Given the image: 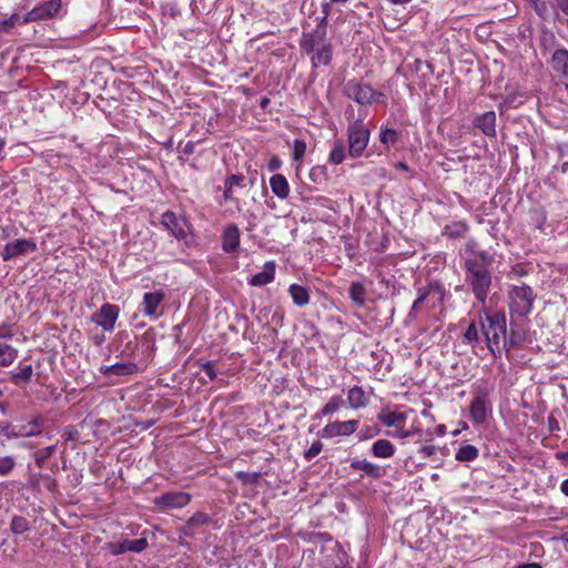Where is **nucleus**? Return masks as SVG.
Listing matches in <instances>:
<instances>
[{
	"instance_id": "obj_1",
	"label": "nucleus",
	"mask_w": 568,
	"mask_h": 568,
	"mask_svg": "<svg viewBox=\"0 0 568 568\" xmlns=\"http://www.w3.org/2000/svg\"><path fill=\"white\" fill-rule=\"evenodd\" d=\"M463 268L466 284L486 312V300L493 282L491 272L483 264H478L477 258H466Z\"/></svg>"
},
{
	"instance_id": "obj_2",
	"label": "nucleus",
	"mask_w": 568,
	"mask_h": 568,
	"mask_svg": "<svg viewBox=\"0 0 568 568\" xmlns=\"http://www.w3.org/2000/svg\"><path fill=\"white\" fill-rule=\"evenodd\" d=\"M494 387L488 384H475L473 386V398L469 404V416L474 424L483 425L487 422L493 412L490 395Z\"/></svg>"
},
{
	"instance_id": "obj_3",
	"label": "nucleus",
	"mask_w": 568,
	"mask_h": 568,
	"mask_svg": "<svg viewBox=\"0 0 568 568\" xmlns=\"http://www.w3.org/2000/svg\"><path fill=\"white\" fill-rule=\"evenodd\" d=\"M481 332L485 335L489 351L500 352L501 342L507 331L506 315L504 312L487 314L485 321H481Z\"/></svg>"
},
{
	"instance_id": "obj_4",
	"label": "nucleus",
	"mask_w": 568,
	"mask_h": 568,
	"mask_svg": "<svg viewBox=\"0 0 568 568\" xmlns=\"http://www.w3.org/2000/svg\"><path fill=\"white\" fill-rule=\"evenodd\" d=\"M342 91L345 97L362 105L372 104L385 98L382 92L375 91L369 84L356 79L348 80Z\"/></svg>"
},
{
	"instance_id": "obj_5",
	"label": "nucleus",
	"mask_w": 568,
	"mask_h": 568,
	"mask_svg": "<svg viewBox=\"0 0 568 568\" xmlns=\"http://www.w3.org/2000/svg\"><path fill=\"white\" fill-rule=\"evenodd\" d=\"M510 312L518 316H527L532 311L535 294L527 284L513 286L508 293Z\"/></svg>"
},
{
	"instance_id": "obj_6",
	"label": "nucleus",
	"mask_w": 568,
	"mask_h": 568,
	"mask_svg": "<svg viewBox=\"0 0 568 568\" xmlns=\"http://www.w3.org/2000/svg\"><path fill=\"white\" fill-rule=\"evenodd\" d=\"M348 154L356 159L359 158L369 142V130L363 120H355L347 128Z\"/></svg>"
},
{
	"instance_id": "obj_7",
	"label": "nucleus",
	"mask_w": 568,
	"mask_h": 568,
	"mask_svg": "<svg viewBox=\"0 0 568 568\" xmlns=\"http://www.w3.org/2000/svg\"><path fill=\"white\" fill-rule=\"evenodd\" d=\"M327 42V27L316 23L312 31H303L300 39V48L311 54L317 47Z\"/></svg>"
},
{
	"instance_id": "obj_8",
	"label": "nucleus",
	"mask_w": 568,
	"mask_h": 568,
	"mask_svg": "<svg viewBox=\"0 0 568 568\" xmlns=\"http://www.w3.org/2000/svg\"><path fill=\"white\" fill-rule=\"evenodd\" d=\"M359 426V422L357 419H349V420H335L333 423L327 424L324 426L318 435L322 438H334L338 436H351L354 434Z\"/></svg>"
},
{
	"instance_id": "obj_9",
	"label": "nucleus",
	"mask_w": 568,
	"mask_h": 568,
	"mask_svg": "<svg viewBox=\"0 0 568 568\" xmlns=\"http://www.w3.org/2000/svg\"><path fill=\"white\" fill-rule=\"evenodd\" d=\"M191 495L185 491H168L154 499V505L161 510L180 509L189 505Z\"/></svg>"
},
{
	"instance_id": "obj_10",
	"label": "nucleus",
	"mask_w": 568,
	"mask_h": 568,
	"mask_svg": "<svg viewBox=\"0 0 568 568\" xmlns=\"http://www.w3.org/2000/svg\"><path fill=\"white\" fill-rule=\"evenodd\" d=\"M120 308L115 304L104 303L98 312L92 314L91 321L106 332H112L119 317Z\"/></svg>"
},
{
	"instance_id": "obj_11",
	"label": "nucleus",
	"mask_w": 568,
	"mask_h": 568,
	"mask_svg": "<svg viewBox=\"0 0 568 568\" xmlns=\"http://www.w3.org/2000/svg\"><path fill=\"white\" fill-rule=\"evenodd\" d=\"M37 243L32 239H19L9 242L1 251V257L4 262L10 261L17 256L24 255L37 251Z\"/></svg>"
},
{
	"instance_id": "obj_12",
	"label": "nucleus",
	"mask_w": 568,
	"mask_h": 568,
	"mask_svg": "<svg viewBox=\"0 0 568 568\" xmlns=\"http://www.w3.org/2000/svg\"><path fill=\"white\" fill-rule=\"evenodd\" d=\"M61 4V0H49L36 6L24 17H22V23L52 18L59 12Z\"/></svg>"
},
{
	"instance_id": "obj_13",
	"label": "nucleus",
	"mask_w": 568,
	"mask_h": 568,
	"mask_svg": "<svg viewBox=\"0 0 568 568\" xmlns=\"http://www.w3.org/2000/svg\"><path fill=\"white\" fill-rule=\"evenodd\" d=\"M149 546V542L146 538L142 537L134 540L125 539L123 541H116V542H108L105 544L104 548L108 550L109 554L112 556H119L124 552L131 551V552H142L145 550Z\"/></svg>"
},
{
	"instance_id": "obj_14",
	"label": "nucleus",
	"mask_w": 568,
	"mask_h": 568,
	"mask_svg": "<svg viewBox=\"0 0 568 568\" xmlns=\"http://www.w3.org/2000/svg\"><path fill=\"white\" fill-rule=\"evenodd\" d=\"M322 551L324 552L323 568H345L346 552L337 542H332V546L323 548Z\"/></svg>"
},
{
	"instance_id": "obj_15",
	"label": "nucleus",
	"mask_w": 568,
	"mask_h": 568,
	"mask_svg": "<svg viewBox=\"0 0 568 568\" xmlns=\"http://www.w3.org/2000/svg\"><path fill=\"white\" fill-rule=\"evenodd\" d=\"M241 232L236 224H229L221 235V247L226 254H233L239 250Z\"/></svg>"
},
{
	"instance_id": "obj_16",
	"label": "nucleus",
	"mask_w": 568,
	"mask_h": 568,
	"mask_svg": "<svg viewBox=\"0 0 568 568\" xmlns=\"http://www.w3.org/2000/svg\"><path fill=\"white\" fill-rule=\"evenodd\" d=\"M351 468L354 470H362L365 476L372 479H381L387 475V467L378 465L367 459H352Z\"/></svg>"
},
{
	"instance_id": "obj_17",
	"label": "nucleus",
	"mask_w": 568,
	"mask_h": 568,
	"mask_svg": "<svg viewBox=\"0 0 568 568\" xmlns=\"http://www.w3.org/2000/svg\"><path fill=\"white\" fill-rule=\"evenodd\" d=\"M473 125L488 138H496L497 135L496 113L494 111L476 114L473 120Z\"/></svg>"
},
{
	"instance_id": "obj_18",
	"label": "nucleus",
	"mask_w": 568,
	"mask_h": 568,
	"mask_svg": "<svg viewBox=\"0 0 568 568\" xmlns=\"http://www.w3.org/2000/svg\"><path fill=\"white\" fill-rule=\"evenodd\" d=\"M163 226L178 240L186 237L185 221L180 219L174 212L166 211L162 214Z\"/></svg>"
},
{
	"instance_id": "obj_19",
	"label": "nucleus",
	"mask_w": 568,
	"mask_h": 568,
	"mask_svg": "<svg viewBox=\"0 0 568 568\" xmlns=\"http://www.w3.org/2000/svg\"><path fill=\"white\" fill-rule=\"evenodd\" d=\"M165 295L161 290L154 292H146L143 295L142 312L148 317L158 318V307L163 302Z\"/></svg>"
},
{
	"instance_id": "obj_20",
	"label": "nucleus",
	"mask_w": 568,
	"mask_h": 568,
	"mask_svg": "<svg viewBox=\"0 0 568 568\" xmlns=\"http://www.w3.org/2000/svg\"><path fill=\"white\" fill-rule=\"evenodd\" d=\"M212 519L207 514L197 511L181 528V532L186 537L193 538L200 532L201 527L209 525Z\"/></svg>"
},
{
	"instance_id": "obj_21",
	"label": "nucleus",
	"mask_w": 568,
	"mask_h": 568,
	"mask_svg": "<svg viewBox=\"0 0 568 568\" xmlns=\"http://www.w3.org/2000/svg\"><path fill=\"white\" fill-rule=\"evenodd\" d=\"M550 67L558 75L568 80V50L556 49L550 58Z\"/></svg>"
},
{
	"instance_id": "obj_22",
	"label": "nucleus",
	"mask_w": 568,
	"mask_h": 568,
	"mask_svg": "<svg viewBox=\"0 0 568 568\" xmlns=\"http://www.w3.org/2000/svg\"><path fill=\"white\" fill-rule=\"evenodd\" d=\"M395 453H396L395 445L386 438L376 439L369 448V454L374 458H378V459L392 458L395 456Z\"/></svg>"
},
{
	"instance_id": "obj_23",
	"label": "nucleus",
	"mask_w": 568,
	"mask_h": 568,
	"mask_svg": "<svg viewBox=\"0 0 568 568\" xmlns=\"http://www.w3.org/2000/svg\"><path fill=\"white\" fill-rule=\"evenodd\" d=\"M308 55L314 68L328 65L333 58V47L331 42L327 41L324 44L317 47Z\"/></svg>"
},
{
	"instance_id": "obj_24",
	"label": "nucleus",
	"mask_w": 568,
	"mask_h": 568,
	"mask_svg": "<svg viewBox=\"0 0 568 568\" xmlns=\"http://www.w3.org/2000/svg\"><path fill=\"white\" fill-rule=\"evenodd\" d=\"M99 372L105 376H128L133 375L138 372V365L135 363H114L112 365H103L99 368Z\"/></svg>"
},
{
	"instance_id": "obj_25",
	"label": "nucleus",
	"mask_w": 568,
	"mask_h": 568,
	"mask_svg": "<svg viewBox=\"0 0 568 568\" xmlns=\"http://www.w3.org/2000/svg\"><path fill=\"white\" fill-rule=\"evenodd\" d=\"M276 264L274 261H268L264 264L263 271L256 273L248 280V284L252 286H264L270 284L275 278Z\"/></svg>"
},
{
	"instance_id": "obj_26",
	"label": "nucleus",
	"mask_w": 568,
	"mask_h": 568,
	"mask_svg": "<svg viewBox=\"0 0 568 568\" xmlns=\"http://www.w3.org/2000/svg\"><path fill=\"white\" fill-rule=\"evenodd\" d=\"M347 404L349 408L358 410L369 404V398L361 386L351 387L347 393Z\"/></svg>"
},
{
	"instance_id": "obj_27",
	"label": "nucleus",
	"mask_w": 568,
	"mask_h": 568,
	"mask_svg": "<svg viewBox=\"0 0 568 568\" xmlns=\"http://www.w3.org/2000/svg\"><path fill=\"white\" fill-rule=\"evenodd\" d=\"M287 292L293 301V304L297 307H304L310 303L311 295L307 287L294 283L288 286Z\"/></svg>"
},
{
	"instance_id": "obj_28",
	"label": "nucleus",
	"mask_w": 568,
	"mask_h": 568,
	"mask_svg": "<svg viewBox=\"0 0 568 568\" xmlns=\"http://www.w3.org/2000/svg\"><path fill=\"white\" fill-rule=\"evenodd\" d=\"M270 186L273 194L277 196L280 200H285L288 197L290 185L286 178L283 174L276 173L272 175L270 179Z\"/></svg>"
},
{
	"instance_id": "obj_29",
	"label": "nucleus",
	"mask_w": 568,
	"mask_h": 568,
	"mask_svg": "<svg viewBox=\"0 0 568 568\" xmlns=\"http://www.w3.org/2000/svg\"><path fill=\"white\" fill-rule=\"evenodd\" d=\"M44 422H45V419L42 415H36L26 425L20 426L19 435L26 436V437H32V436L40 435L42 432L41 428L44 425Z\"/></svg>"
},
{
	"instance_id": "obj_30",
	"label": "nucleus",
	"mask_w": 568,
	"mask_h": 568,
	"mask_svg": "<svg viewBox=\"0 0 568 568\" xmlns=\"http://www.w3.org/2000/svg\"><path fill=\"white\" fill-rule=\"evenodd\" d=\"M348 296L355 306L363 307L366 302L367 290L362 282H352Z\"/></svg>"
},
{
	"instance_id": "obj_31",
	"label": "nucleus",
	"mask_w": 568,
	"mask_h": 568,
	"mask_svg": "<svg viewBox=\"0 0 568 568\" xmlns=\"http://www.w3.org/2000/svg\"><path fill=\"white\" fill-rule=\"evenodd\" d=\"M468 230L469 226L465 221H454L444 226L443 235L448 239H460L465 236Z\"/></svg>"
},
{
	"instance_id": "obj_32",
	"label": "nucleus",
	"mask_w": 568,
	"mask_h": 568,
	"mask_svg": "<svg viewBox=\"0 0 568 568\" xmlns=\"http://www.w3.org/2000/svg\"><path fill=\"white\" fill-rule=\"evenodd\" d=\"M432 297V282L426 286H422L417 290V298L414 301L412 308L408 313L410 318H416L417 314L422 311L423 303Z\"/></svg>"
},
{
	"instance_id": "obj_33",
	"label": "nucleus",
	"mask_w": 568,
	"mask_h": 568,
	"mask_svg": "<svg viewBox=\"0 0 568 568\" xmlns=\"http://www.w3.org/2000/svg\"><path fill=\"white\" fill-rule=\"evenodd\" d=\"M407 416L402 412H382L377 415V419L386 427L397 426L405 423Z\"/></svg>"
},
{
	"instance_id": "obj_34",
	"label": "nucleus",
	"mask_w": 568,
	"mask_h": 568,
	"mask_svg": "<svg viewBox=\"0 0 568 568\" xmlns=\"http://www.w3.org/2000/svg\"><path fill=\"white\" fill-rule=\"evenodd\" d=\"M479 456V450L476 446L471 444H465L459 447L455 455V459L460 463H470L477 459Z\"/></svg>"
},
{
	"instance_id": "obj_35",
	"label": "nucleus",
	"mask_w": 568,
	"mask_h": 568,
	"mask_svg": "<svg viewBox=\"0 0 568 568\" xmlns=\"http://www.w3.org/2000/svg\"><path fill=\"white\" fill-rule=\"evenodd\" d=\"M18 356V351L9 344L0 343V366L11 365Z\"/></svg>"
},
{
	"instance_id": "obj_36",
	"label": "nucleus",
	"mask_w": 568,
	"mask_h": 568,
	"mask_svg": "<svg viewBox=\"0 0 568 568\" xmlns=\"http://www.w3.org/2000/svg\"><path fill=\"white\" fill-rule=\"evenodd\" d=\"M400 132L395 129L382 128L379 132V142L387 148L397 143Z\"/></svg>"
},
{
	"instance_id": "obj_37",
	"label": "nucleus",
	"mask_w": 568,
	"mask_h": 568,
	"mask_svg": "<svg viewBox=\"0 0 568 568\" xmlns=\"http://www.w3.org/2000/svg\"><path fill=\"white\" fill-rule=\"evenodd\" d=\"M524 341L523 335L519 332L510 328L509 334H505V338L501 342V348L509 351L516 346H519Z\"/></svg>"
},
{
	"instance_id": "obj_38",
	"label": "nucleus",
	"mask_w": 568,
	"mask_h": 568,
	"mask_svg": "<svg viewBox=\"0 0 568 568\" xmlns=\"http://www.w3.org/2000/svg\"><path fill=\"white\" fill-rule=\"evenodd\" d=\"M33 374V368L31 365H24L20 367V371L11 374V382L16 385H20L22 383H29Z\"/></svg>"
},
{
	"instance_id": "obj_39",
	"label": "nucleus",
	"mask_w": 568,
	"mask_h": 568,
	"mask_svg": "<svg viewBox=\"0 0 568 568\" xmlns=\"http://www.w3.org/2000/svg\"><path fill=\"white\" fill-rule=\"evenodd\" d=\"M345 156L346 152L343 141H335L329 153V162L335 165L341 164L345 160Z\"/></svg>"
},
{
	"instance_id": "obj_40",
	"label": "nucleus",
	"mask_w": 568,
	"mask_h": 568,
	"mask_svg": "<svg viewBox=\"0 0 568 568\" xmlns=\"http://www.w3.org/2000/svg\"><path fill=\"white\" fill-rule=\"evenodd\" d=\"M450 296V293L446 291L445 286L440 282H432V297L436 300L438 305H443Z\"/></svg>"
},
{
	"instance_id": "obj_41",
	"label": "nucleus",
	"mask_w": 568,
	"mask_h": 568,
	"mask_svg": "<svg viewBox=\"0 0 568 568\" xmlns=\"http://www.w3.org/2000/svg\"><path fill=\"white\" fill-rule=\"evenodd\" d=\"M224 183L235 191L236 187L244 189L247 185L252 186L254 181H247L243 174H232L225 179Z\"/></svg>"
},
{
	"instance_id": "obj_42",
	"label": "nucleus",
	"mask_w": 568,
	"mask_h": 568,
	"mask_svg": "<svg viewBox=\"0 0 568 568\" xmlns=\"http://www.w3.org/2000/svg\"><path fill=\"white\" fill-rule=\"evenodd\" d=\"M344 405L342 396L336 395L329 398V400L322 407L318 415L327 416L337 412Z\"/></svg>"
},
{
	"instance_id": "obj_43",
	"label": "nucleus",
	"mask_w": 568,
	"mask_h": 568,
	"mask_svg": "<svg viewBox=\"0 0 568 568\" xmlns=\"http://www.w3.org/2000/svg\"><path fill=\"white\" fill-rule=\"evenodd\" d=\"M382 429L377 425H364L357 432L358 442L369 440L381 434Z\"/></svg>"
},
{
	"instance_id": "obj_44",
	"label": "nucleus",
	"mask_w": 568,
	"mask_h": 568,
	"mask_svg": "<svg viewBox=\"0 0 568 568\" xmlns=\"http://www.w3.org/2000/svg\"><path fill=\"white\" fill-rule=\"evenodd\" d=\"M10 529L16 535H21L30 529V524L22 516H14L10 523Z\"/></svg>"
},
{
	"instance_id": "obj_45",
	"label": "nucleus",
	"mask_w": 568,
	"mask_h": 568,
	"mask_svg": "<svg viewBox=\"0 0 568 568\" xmlns=\"http://www.w3.org/2000/svg\"><path fill=\"white\" fill-rule=\"evenodd\" d=\"M57 449V445L48 446L43 449L34 453V462L38 467H43L44 463L53 455Z\"/></svg>"
},
{
	"instance_id": "obj_46",
	"label": "nucleus",
	"mask_w": 568,
	"mask_h": 568,
	"mask_svg": "<svg viewBox=\"0 0 568 568\" xmlns=\"http://www.w3.org/2000/svg\"><path fill=\"white\" fill-rule=\"evenodd\" d=\"M306 153V143L303 140L296 139L292 146V158L295 162H301Z\"/></svg>"
},
{
	"instance_id": "obj_47",
	"label": "nucleus",
	"mask_w": 568,
	"mask_h": 568,
	"mask_svg": "<svg viewBox=\"0 0 568 568\" xmlns=\"http://www.w3.org/2000/svg\"><path fill=\"white\" fill-rule=\"evenodd\" d=\"M17 24H23L22 18L18 13H13L10 18L0 21V32H9Z\"/></svg>"
},
{
	"instance_id": "obj_48",
	"label": "nucleus",
	"mask_w": 568,
	"mask_h": 568,
	"mask_svg": "<svg viewBox=\"0 0 568 568\" xmlns=\"http://www.w3.org/2000/svg\"><path fill=\"white\" fill-rule=\"evenodd\" d=\"M420 433H422V430L419 428L408 430V429H403V428L397 427L395 430H388L386 433V435L394 437V438L404 439L414 434H420Z\"/></svg>"
},
{
	"instance_id": "obj_49",
	"label": "nucleus",
	"mask_w": 568,
	"mask_h": 568,
	"mask_svg": "<svg viewBox=\"0 0 568 568\" xmlns=\"http://www.w3.org/2000/svg\"><path fill=\"white\" fill-rule=\"evenodd\" d=\"M323 449V443L321 440H315L311 445V447L305 450L304 458L307 462H311L313 458H315Z\"/></svg>"
},
{
	"instance_id": "obj_50",
	"label": "nucleus",
	"mask_w": 568,
	"mask_h": 568,
	"mask_svg": "<svg viewBox=\"0 0 568 568\" xmlns=\"http://www.w3.org/2000/svg\"><path fill=\"white\" fill-rule=\"evenodd\" d=\"M478 338H479L478 329H477L476 323L473 322V323H470V325L467 327L466 332L464 333V339L468 344H474V343L478 342Z\"/></svg>"
},
{
	"instance_id": "obj_51",
	"label": "nucleus",
	"mask_w": 568,
	"mask_h": 568,
	"mask_svg": "<svg viewBox=\"0 0 568 568\" xmlns=\"http://www.w3.org/2000/svg\"><path fill=\"white\" fill-rule=\"evenodd\" d=\"M332 3L333 2H331V1L322 3V6H321L322 7V10H321L322 16L316 18V23L327 27L328 17H329L331 10H332Z\"/></svg>"
},
{
	"instance_id": "obj_52",
	"label": "nucleus",
	"mask_w": 568,
	"mask_h": 568,
	"mask_svg": "<svg viewBox=\"0 0 568 568\" xmlns=\"http://www.w3.org/2000/svg\"><path fill=\"white\" fill-rule=\"evenodd\" d=\"M476 258L478 260V264H483L484 267L489 268V266L495 262V257L491 253L479 250V252L476 255Z\"/></svg>"
},
{
	"instance_id": "obj_53",
	"label": "nucleus",
	"mask_w": 568,
	"mask_h": 568,
	"mask_svg": "<svg viewBox=\"0 0 568 568\" xmlns=\"http://www.w3.org/2000/svg\"><path fill=\"white\" fill-rule=\"evenodd\" d=\"M200 368L202 372L206 374L210 381H214L217 377V372L215 368V364L212 361H207L200 364Z\"/></svg>"
},
{
	"instance_id": "obj_54",
	"label": "nucleus",
	"mask_w": 568,
	"mask_h": 568,
	"mask_svg": "<svg viewBox=\"0 0 568 568\" xmlns=\"http://www.w3.org/2000/svg\"><path fill=\"white\" fill-rule=\"evenodd\" d=\"M14 467V460L11 457L0 458V475H8Z\"/></svg>"
},
{
	"instance_id": "obj_55",
	"label": "nucleus",
	"mask_w": 568,
	"mask_h": 568,
	"mask_svg": "<svg viewBox=\"0 0 568 568\" xmlns=\"http://www.w3.org/2000/svg\"><path fill=\"white\" fill-rule=\"evenodd\" d=\"M532 8L538 17L545 19L548 12V4L545 0H537L532 3Z\"/></svg>"
},
{
	"instance_id": "obj_56",
	"label": "nucleus",
	"mask_w": 568,
	"mask_h": 568,
	"mask_svg": "<svg viewBox=\"0 0 568 568\" xmlns=\"http://www.w3.org/2000/svg\"><path fill=\"white\" fill-rule=\"evenodd\" d=\"M551 7L555 10L568 16V0H551Z\"/></svg>"
},
{
	"instance_id": "obj_57",
	"label": "nucleus",
	"mask_w": 568,
	"mask_h": 568,
	"mask_svg": "<svg viewBox=\"0 0 568 568\" xmlns=\"http://www.w3.org/2000/svg\"><path fill=\"white\" fill-rule=\"evenodd\" d=\"M418 454L422 458L426 459L436 454V447L434 445H425L419 447Z\"/></svg>"
},
{
	"instance_id": "obj_58",
	"label": "nucleus",
	"mask_w": 568,
	"mask_h": 568,
	"mask_svg": "<svg viewBox=\"0 0 568 568\" xmlns=\"http://www.w3.org/2000/svg\"><path fill=\"white\" fill-rule=\"evenodd\" d=\"M304 329L311 337H317L320 335L318 327L311 321H306L303 324Z\"/></svg>"
},
{
	"instance_id": "obj_59",
	"label": "nucleus",
	"mask_w": 568,
	"mask_h": 568,
	"mask_svg": "<svg viewBox=\"0 0 568 568\" xmlns=\"http://www.w3.org/2000/svg\"><path fill=\"white\" fill-rule=\"evenodd\" d=\"M477 246L478 244L474 239L467 241L465 245V251L471 255L470 258H476V255L479 252V250H477Z\"/></svg>"
},
{
	"instance_id": "obj_60",
	"label": "nucleus",
	"mask_w": 568,
	"mask_h": 568,
	"mask_svg": "<svg viewBox=\"0 0 568 568\" xmlns=\"http://www.w3.org/2000/svg\"><path fill=\"white\" fill-rule=\"evenodd\" d=\"M282 166V160L278 158V156H273L268 163H267V169L270 171H276L278 170Z\"/></svg>"
},
{
	"instance_id": "obj_61",
	"label": "nucleus",
	"mask_w": 568,
	"mask_h": 568,
	"mask_svg": "<svg viewBox=\"0 0 568 568\" xmlns=\"http://www.w3.org/2000/svg\"><path fill=\"white\" fill-rule=\"evenodd\" d=\"M233 193H234V190L231 189L229 185H226L224 183L223 199H224L225 202H233L234 201Z\"/></svg>"
},
{
	"instance_id": "obj_62",
	"label": "nucleus",
	"mask_w": 568,
	"mask_h": 568,
	"mask_svg": "<svg viewBox=\"0 0 568 568\" xmlns=\"http://www.w3.org/2000/svg\"><path fill=\"white\" fill-rule=\"evenodd\" d=\"M195 151V143L193 141H189L185 143V145L182 148V153L190 155L193 154Z\"/></svg>"
},
{
	"instance_id": "obj_63",
	"label": "nucleus",
	"mask_w": 568,
	"mask_h": 568,
	"mask_svg": "<svg viewBox=\"0 0 568 568\" xmlns=\"http://www.w3.org/2000/svg\"><path fill=\"white\" fill-rule=\"evenodd\" d=\"M12 333L8 326H0V337L1 338H10Z\"/></svg>"
},
{
	"instance_id": "obj_64",
	"label": "nucleus",
	"mask_w": 568,
	"mask_h": 568,
	"mask_svg": "<svg viewBox=\"0 0 568 568\" xmlns=\"http://www.w3.org/2000/svg\"><path fill=\"white\" fill-rule=\"evenodd\" d=\"M516 568H541V566L538 562H528V564H521V565L517 566Z\"/></svg>"
}]
</instances>
